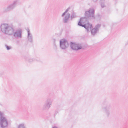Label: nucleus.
<instances>
[{
  "instance_id": "ddd939ff",
  "label": "nucleus",
  "mask_w": 128,
  "mask_h": 128,
  "mask_svg": "<svg viewBox=\"0 0 128 128\" xmlns=\"http://www.w3.org/2000/svg\"><path fill=\"white\" fill-rule=\"evenodd\" d=\"M4 113L0 111V120H1L2 121L4 119L6 118L4 116Z\"/></svg>"
},
{
  "instance_id": "4468645a",
  "label": "nucleus",
  "mask_w": 128,
  "mask_h": 128,
  "mask_svg": "<svg viewBox=\"0 0 128 128\" xmlns=\"http://www.w3.org/2000/svg\"><path fill=\"white\" fill-rule=\"evenodd\" d=\"M104 0H100V3L101 7L102 8H104L105 6L104 4Z\"/></svg>"
},
{
  "instance_id": "f3484780",
  "label": "nucleus",
  "mask_w": 128,
  "mask_h": 128,
  "mask_svg": "<svg viewBox=\"0 0 128 128\" xmlns=\"http://www.w3.org/2000/svg\"><path fill=\"white\" fill-rule=\"evenodd\" d=\"M5 46L7 50H9L12 48L11 46H8L6 44Z\"/></svg>"
},
{
  "instance_id": "0eeeda50",
  "label": "nucleus",
  "mask_w": 128,
  "mask_h": 128,
  "mask_svg": "<svg viewBox=\"0 0 128 128\" xmlns=\"http://www.w3.org/2000/svg\"><path fill=\"white\" fill-rule=\"evenodd\" d=\"M52 101L50 99H48L46 101L43 107V110H48L50 107Z\"/></svg>"
},
{
  "instance_id": "dca6fc26",
  "label": "nucleus",
  "mask_w": 128,
  "mask_h": 128,
  "mask_svg": "<svg viewBox=\"0 0 128 128\" xmlns=\"http://www.w3.org/2000/svg\"><path fill=\"white\" fill-rule=\"evenodd\" d=\"M76 17V14L74 13L72 14L71 16L70 17L71 20H72L73 18H75Z\"/></svg>"
},
{
  "instance_id": "cd10ccee",
  "label": "nucleus",
  "mask_w": 128,
  "mask_h": 128,
  "mask_svg": "<svg viewBox=\"0 0 128 128\" xmlns=\"http://www.w3.org/2000/svg\"><path fill=\"white\" fill-rule=\"evenodd\" d=\"M0 105L1 106H2V104H1L0 102Z\"/></svg>"
},
{
  "instance_id": "b1692460",
  "label": "nucleus",
  "mask_w": 128,
  "mask_h": 128,
  "mask_svg": "<svg viewBox=\"0 0 128 128\" xmlns=\"http://www.w3.org/2000/svg\"><path fill=\"white\" fill-rule=\"evenodd\" d=\"M16 43L18 44L19 43V41L17 40L16 41Z\"/></svg>"
},
{
  "instance_id": "f257e3e1",
  "label": "nucleus",
  "mask_w": 128,
  "mask_h": 128,
  "mask_svg": "<svg viewBox=\"0 0 128 128\" xmlns=\"http://www.w3.org/2000/svg\"><path fill=\"white\" fill-rule=\"evenodd\" d=\"M94 9L92 8H90L88 11H86L84 15L85 17L81 18L78 23V26L84 27L88 32L89 30H91L92 35L94 36L98 31L99 28L100 26V24H98L94 28H92V25L90 24L89 22L87 24H83L82 23L84 22V21H87L88 20H93L95 18L94 15Z\"/></svg>"
},
{
  "instance_id": "423d86ee",
  "label": "nucleus",
  "mask_w": 128,
  "mask_h": 128,
  "mask_svg": "<svg viewBox=\"0 0 128 128\" xmlns=\"http://www.w3.org/2000/svg\"><path fill=\"white\" fill-rule=\"evenodd\" d=\"M69 44L68 41L64 39H62L60 41V48L65 50L68 48Z\"/></svg>"
},
{
  "instance_id": "f8f14e48",
  "label": "nucleus",
  "mask_w": 128,
  "mask_h": 128,
  "mask_svg": "<svg viewBox=\"0 0 128 128\" xmlns=\"http://www.w3.org/2000/svg\"><path fill=\"white\" fill-rule=\"evenodd\" d=\"M26 60L27 62L30 63H31L35 60L34 58H27Z\"/></svg>"
},
{
  "instance_id": "7ed1b4c3",
  "label": "nucleus",
  "mask_w": 128,
  "mask_h": 128,
  "mask_svg": "<svg viewBox=\"0 0 128 128\" xmlns=\"http://www.w3.org/2000/svg\"><path fill=\"white\" fill-rule=\"evenodd\" d=\"M112 108L111 105L108 102H104L102 105V110L105 115L107 117L109 116L110 114V110Z\"/></svg>"
},
{
  "instance_id": "5701e85b",
  "label": "nucleus",
  "mask_w": 128,
  "mask_h": 128,
  "mask_svg": "<svg viewBox=\"0 0 128 128\" xmlns=\"http://www.w3.org/2000/svg\"><path fill=\"white\" fill-rule=\"evenodd\" d=\"M93 0V1L94 2H96L98 0Z\"/></svg>"
},
{
  "instance_id": "393cba45",
  "label": "nucleus",
  "mask_w": 128,
  "mask_h": 128,
  "mask_svg": "<svg viewBox=\"0 0 128 128\" xmlns=\"http://www.w3.org/2000/svg\"><path fill=\"white\" fill-rule=\"evenodd\" d=\"M52 128H58L56 126H54Z\"/></svg>"
},
{
  "instance_id": "2eb2a0df",
  "label": "nucleus",
  "mask_w": 128,
  "mask_h": 128,
  "mask_svg": "<svg viewBox=\"0 0 128 128\" xmlns=\"http://www.w3.org/2000/svg\"><path fill=\"white\" fill-rule=\"evenodd\" d=\"M17 128H26L24 123L21 124L18 126Z\"/></svg>"
},
{
  "instance_id": "39448f33",
  "label": "nucleus",
  "mask_w": 128,
  "mask_h": 128,
  "mask_svg": "<svg viewBox=\"0 0 128 128\" xmlns=\"http://www.w3.org/2000/svg\"><path fill=\"white\" fill-rule=\"evenodd\" d=\"M14 37L16 39L20 38L22 37V30L19 29L16 30L13 32L12 34Z\"/></svg>"
},
{
  "instance_id": "bb28decb",
  "label": "nucleus",
  "mask_w": 128,
  "mask_h": 128,
  "mask_svg": "<svg viewBox=\"0 0 128 128\" xmlns=\"http://www.w3.org/2000/svg\"><path fill=\"white\" fill-rule=\"evenodd\" d=\"M0 105L1 106H2V104H1L0 102Z\"/></svg>"
},
{
  "instance_id": "4be33fe9",
  "label": "nucleus",
  "mask_w": 128,
  "mask_h": 128,
  "mask_svg": "<svg viewBox=\"0 0 128 128\" xmlns=\"http://www.w3.org/2000/svg\"><path fill=\"white\" fill-rule=\"evenodd\" d=\"M52 40L54 42V44H55L56 39L54 38H53Z\"/></svg>"
},
{
  "instance_id": "a211bd4d",
  "label": "nucleus",
  "mask_w": 128,
  "mask_h": 128,
  "mask_svg": "<svg viewBox=\"0 0 128 128\" xmlns=\"http://www.w3.org/2000/svg\"><path fill=\"white\" fill-rule=\"evenodd\" d=\"M58 113V111L57 110H56L55 113L54 114V116H55Z\"/></svg>"
},
{
  "instance_id": "a878e982",
  "label": "nucleus",
  "mask_w": 128,
  "mask_h": 128,
  "mask_svg": "<svg viewBox=\"0 0 128 128\" xmlns=\"http://www.w3.org/2000/svg\"><path fill=\"white\" fill-rule=\"evenodd\" d=\"M0 105L1 106H2V104H1L0 102Z\"/></svg>"
},
{
  "instance_id": "1a4fd4ad",
  "label": "nucleus",
  "mask_w": 128,
  "mask_h": 128,
  "mask_svg": "<svg viewBox=\"0 0 128 128\" xmlns=\"http://www.w3.org/2000/svg\"><path fill=\"white\" fill-rule=\"evenodd\" d=\"M8 122L6 118L1 121L0 120V126L1 128H6L8 126Z\"/></svg>"
},
{
  "instance_id": "9b49d317",
  "label": "nucleus",
  "mask_w": 128,
  "mask_h": 128,
  "mask_svg": "<svg viewBox=\"0 0 128 128\" xmlns=\"http://www.w3.org/2000/svg\"><path fill=\"white\" fill-rule=\"evenodd\" d=\"M70 17V14L69 13L67 14L62 19L63 22L64 23H67Z\"/></svg>"
},
{
  "instance_id": "6e6552de",
  "label": "nucleus",
  "mask_w": 128,
  "mask_h": 128,
  "mask_svg": "<svg viewBox=\"0 0 128 128\" xmlns=\"http://www.w3.org/2000/svg\"><path fill=\"white\" fill-rule=\"evenodd\" d=\"M70 46L71 49L75 50H78L81 49L82 48V46H79L77 44L72 42H70Z\"/></svg>"
},
{
  "instance_id": "aec40b11",
  "label": "nucleus",
  "mask_w": 128,
  "mask_h": 128,
  "mask_svg": "<svg viewBox=\"0 0 128 128\" xmlns=\"http://www.w3.org/2000/svg\"><path fill=\"white\" fill-rule=\"evenodd\" d=\"M66 13L64 12L62 14V17H63L66 14Z\"/></svg>"
},
{
  "instance_id": "412c9836",
  "label": "nucleus",
  "mask_w": 128,
  "mask_h": 128,
  "mask_svg": "<svg viewBox=\"0 0 128 128\" xmlns=\"http://www.w3.org/2000/svg\"><path fill=\"white\" fill-rule=\"evenodd\" d=\"M54 48H55L56 49L57 48V46L56 45V44H54Z\"/></svg>"
},
{
  "instance_id": "20e7f679",
  "label": "nucleus",
  "mask_w": 128,
  "mask_h": 128,
  "mask_svg": "<svg viewBox=\"0 0 128 128\" xmlns=\"http://www.w3.org/2000/svg\"><path fill=\"white\" fill-rule=\"evenodd\" d=\"M19 2V0H15L12 3L9 5L6 8H4V11L8 12L12 10L16 7V5Z\"/></svg>"
},
{
  "instance_id": "6ab92c4d",
  "label": "nucleus",
  "mask_w": 128,
  "mask_h": 128,
  "mask_svg": "<svg viewBox=\"0 0 128 128\" xmlns=\"http://www.w3.org/2000/svg\"><path fill=\"white\" fill-rule=\"evenodd\" d=\"M70 9V8L69 7H68V8L67 9H66V10L65 12L66 13Z\"/></svg>"
},
{
  "instance_id": "9d476101",
  "label": "nucleus",
  "mask_w": 128,
  "mask_h": 128,
  "mask_svg": "<svg viewBox=\"0 0 128 128\" xmlns=\"http://www.w3.org/2000/svg\"><path fill=\"white\" fill-rule=\"evenodd\" d=\"M28 32L27 38L28 41L32 43L33 42V36L29 29L27 30Z\"/></svg>"
},
{
  "instance_id": "f03ea898",
  "label": "nucleus",
  "mask_w": 128,
  "mask_h": 128,
  "mask_svg": "<svg viewBox=\"0 0 128 128\" xmlns=\"http://www.w3.org/2000/svg\"><path fill=\"white\" fill-rule=\"evenodd\" d=\"M0 27L2 32L6 34L12 35L14 31L13 26L7 24H2Z\"/></svg>"
}]
</instances>
